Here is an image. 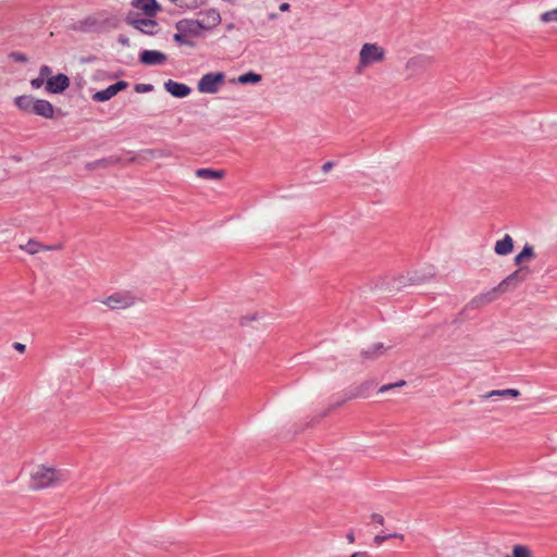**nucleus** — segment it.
<instances>
[{
    "label": "nucleus",
    "instance_id": "f257e3e1",
    "mask_svg": "<svg viewBox=\"0 0 557 557\" xmlns=\"http://www.w3.org/2000/svg\"><path fill=\"white\" fill-rule=\"evenodd\" d=\"M65 481V474L53 467L36 466L30 473V487L44 490Z\"/></svg>",
    "mask_w": 557,
    "mask_h": 557
},
{
    "label": "nucleus",
    "instance_id": "f03ea898",
    "mask_svg": "<svg viewBox=\"0 0 557 557\" xmlns=\"http://www.w3.org/2000/svg\"><path fill=\"white\" fill-rule=\"evenodd\" d=\"M385 58L386 51L382 46L371 42L362 45L359 51V62L356 66V73L362 74L366 69L383 62Z\"/></svg>",
    "mask_w": 557,
    "mask_h": 557
},
{
    "label": "nucleus",
    "instance_id": "7ed1b4c3",
    "mask_svg": "<svg viewBox=\"0 0 557 557\" xmlns=\"http://www.w3.org/2000/svg\"><path fill=\"white\" fill-rule=\"evenodd\" d=\"M176 33L173 36L175 42L181 46L194 47V38L201 35L202 30L196 20L184 18L175 24Z\"/></svg>",
    "mask_w": 557,
    "mask_h": 557
},
{
    "label": "nucleus",
    "instance_id": "20e7f679",
    "mask_svg": "<svg viewBox=\"0 0 557 557\" xmlns=\"http://www.w3.org/2000/svg\"><path fill=\"white\" fill-rule=\"evenodd\" d=\"M101 302L111 310H122L134 306L136 298L129 292H117L108 296Z\"/></svg>",
    "mask_w": 557,
    "mask_h": 557
},
{
    "label": "nucleus",
    "instance_id": "39448f33",
    "mask_svg": "<svg viewBox=\"0 0 557 557\" xmlns=\"http://www.w3.org/2000/svg\"><path fill=\"white\" fill-rule=\"evenodd\" d=\"M223 73H208L205 74L198 82V90L205 94H214L218 91L219 86L224 82Z\"/></svg>",
    "mask_w": 557,
    "mask_h": 557
},
{
    "label": "nucleus",
    "instance_id": "423d86ee",
    "mask_svg": "<svg viewBox=\"0 0 557 557\" xmlns=\"http://www.w3.org/2000/svg\"><path fill=\"white\" fill-rule=\"evenodd\" d=\"M196 22H198L199 27L201 30H211L214 27H216L221 23V16L218 10L215 9H208L200 11L197 14Z\"/></svg>",
    "mask_w": 557,
    "mask_h": 557
},
{
    "label": "nucleus",
    "instance_id": "0eeeda50",
    "mask_svg": "<svg viewBox=\"0 0 557 557\" xmlns=\"http://www.w3.org/2000/svg\"><path fill=\"white\" fill-rule=\"evenodd\" d=\"M128 24H131L137 30L146 35H156L159 32V25L154 20L151 18H132L127 17Z\"/></svg>",
    "mask_w": 557,
    "mask_h": 557
},
{
    "label": "nucleus",
    "instance_id": "6e6552de",
    "mask_svg": "<svg viewBox=\"0 0 557 557\" xmlns=\"http://www.w3.org/2000/svg\"><path fill=\"white\" fill-rule=\"evenodd\" d=\"M127 83L124 81H119L113 85H110L103 90H99L92 95V100L97 102H104L113 98L117 92L126 89Z\"/></svg>",
    "mask_w": 557,
    "mask_h": 557
},
{
    "label": "nucleus",
    "instance_id": "1a4fd4ad",
    "mask_svg": "<svg viewBox=\"0 0 557 557\" xmlns=\"http://www.w3.org/2000/svg\"><path fill=\"white\" fill-rule=\"evenodd\" d=\"M70 86V79L64 74L51 76L46 82V89L50 94H59L64 91Z\"/></svg>",
    "mask_w": 557,
    "mask_h": 557
},
{
    "label": "nucleus",
    "instance_id": "9d476101",
    "mask_svg": "<svg viewBox=\"0 0 557 557\" xmlns=\"http://www.w3.org/2000/svg\"><path fill=\"white\" fill-rule=\"evenodd\" d=\"M166 59V55L158 50H144L139 54V61L145 65L163 64Z\"/></svg>",
    "mask_w": 557,
    "mask_h": 557
},
{
    "label": "nucleus",
    "instance_id": "9b49d317",
    "mask_svg": "<svg viewBox=\"0 0 557 557\" xmlns=\"http://www.w3.org/2000/svg\"><path fill=\"white\" fill-rule=\"evenodd\" d=\"M21 250L26 251L28 255H36L41 251H51V250H58L61 249V245L57 246H49L44 245L42 243L36 240V239H29L25 245L18 246Z\"/></svg>",
    "mask_w": 557,
    "mask_h": 557
},
{
    "label": "nucleus",
    "instance_id": "f8f14e48",
    "mask_svg": "<svg viewBox=\"0 0 557 557\" xmlns=\"http://www.w3.org/2000/svg\"><path fill=\"white\" fill-rule=\"evenodd\" d=\"M528 273H529V270L527 268H520L519 270H517L513 273H511L510 275H508L505 280H503L497 285V288L502 289V292H505L508 286L517 285L518 283L524 281Z\"/></svg>",
    "mask_w": 557,
    "mask_h": 557
},
{
    "label": "nucleus",
    "instance_id": "ddd939ff",
    "mask_svg": "<svg viewBox=\"0 0 557 557\" xmlns=\"http://www.w3.org/2000/svg\"><path fill=\"white\" fill-rule=\"evenodd\" d=\"M132 5L143 11L147 16L152 17L160 10L156 0H133Z\"/></svg>",
    "mask_w": 557,
    "mask_h": 557
},
{
    "label": "nucleus",
    "instance_id": "4468645a",
    "mask_svg": "<svg viewBox=\"0 0 557 557\" xmlns=\"http://www.w3.org/2000/svg\"><path fill=\"white\" fill-rule=\"evenodd\" d=\"M164 88L168 92L177 98H184L191 91L187 85L174 82L172 79H169L164 83Z\"/></svg>",
    "mask_w": 557,
    "mask_h": 557
},
{
    "label": "nucleus",
    "instance_id": "2eb2a0df",
    "mask_svg": "<svg viewBox=\"0 0 557 557\" xmlns=\"http://www.w3.org/2000/svg\"><path fill=\"white\" fill-rule=\"evenodd\" d=\"M497 293H503V292H502V289H498L496 286L486 293L480 294L471 300V306L473 308L483 307V306L494 301L497 297Z\"/></svg>",
    "mask_w": 557,
    "mask_h": 557
},
{
    "label": "nucleus",
    "instance_id": "dca6fc26",
    "mask_svg": "<svg viewBox=\"0 0 557 557\" xmlns=\"http://www.w3.org/2000/svg\"><path fill=\"white\" fill-rule=\"evenodd\" d=\"M33 113L46 119H51L54 113V108L48 100L37 99L33 107Z\"/></svg>",
    "mask_w": 557,
    "mask_h": 557
},
{
    "label": "nucleus",
    "instance_id": "f3484780",
    "mask_svg": "<svg viewBox=\"0 0 557 557\" xmlns=\"http://www.w3.org/2000/svg\"><path fill=\"white\" fill-rule=\"evenodd\" d=\"M513 249V240L510 235L506 234L503 239L495 244V252L499 256L509 255Z\"/></svg>",
    "mask_w": 557,
    "mask_h": 557
},
{
    "label": "nucleus",
    "instance_id": "a211bd4d",
    "mask_svg": "<svg viewBox=\"0 0 557 557\" xmlns=\"http://www.w3.org/2000/svg\"><path fill=\"white\" fill-rule=\"evenodd\" d=\"M35 99L30 96H18L14 99L15 106L23 112L33 113V107L35 103Z\"/></svg>",
    "mask_w": 557,
    "mask_h": 557
},
{
    "label": "nucleus",
    "instance_id": "6ab92c4d",
    "mask_svg": "<svg viewBox=\"0 0 557 557\" xmlns=\"http://www.w3.org/2000/svg\"><path fill=\"white\" fill-rule=\"evenodd\" d=\"M495 396L517 398L520 396V392L516 388L494 389V391H491V392L482 395L481 397L484 399H487V398H492Z\"/></svg>",
    "mask_w": 557,
    "mask_h": 557
},
{
    "label": "nucleus",
    "instance_id": "aec40b11",
    "mask_svg": "<svg viewBox=\"0 0 557 557\" xmlns=\"http://www.w3.org/2000/svg\"><path fill=\"white\" fill-rule=\"evenodd\" d=\"M196 175L203 180H221L224 177V172L211 169H199L196 171Z\"/></svg>",
    "mask_w": 557,
    "mask_h": 557
},
{
    "label": "nucleus",
    "instance_id": "412c9836",
    "mask_svg": "<svg viewBox=\"0 0 557 557\" xmlns=\"http://www.w3.org/2000/svg\"><path fill=\"white\" fill-rule=\"evenodd\" d=\"M534 257L533 248L531 246L525 245L523 249L516 256L515 262L516 264H520L523 261L531 259Z\"/></svg>",
    "mask_w": 557,
    "mask_h": 557
},
{
    "label": "nucleus",
    "instance_id": "4be33fe9",
    "mask_svg": "<svg viewBox=\"0 0 557 557\" xmlns=\"http://www.w3.org/2000/svg\"><path fill=\"white\" fill-rule=\"evenodd\" d=\"M384 349L385 348H384L383 344L379 343V344L373 345L371 348L363 350L362 356L366 359L374 358V357L382 355Z\"/></svg>",
    "mask_w": 557,
    "mask_h": 557
},
{
    "label": "nucleus",
    "instance_id": "5701e85b",
    "mask_svg": "<svg viewBox=\"0 0 557 557\" xmlns=\"http://www.w3.org/2000/svg\"><path fill=\"white\" fill-rule=\"evenodd\" d=\"M506 557H532V552L525 545H515L512 547V555Z\"/></svg>",
    "mask_w": 557,
    "mask_h": 557
},
{
    "label": "nucleus",
    "instance_id": "b1692460",
    "mask_svg": "<svg viewBox=\"0 0 557 557\" xmlns=\"http://www.w3.org/2000/svg\"><path fill=\"white\" fill-rule=\"evenodd\" d=\"M540 20L545 24L557 23V8L542 13Z\"/></svg>",
    "mask_w": 557,
    "mask_h": 557
},
{
    "label": "nucleus",
    "instance_id": "393cba45",
    "mask_svg": "<svg viewBox=\"0 0 557 557\" xmlns=\"http://www.w3.org/2000/svg\"><path fill=\"white\" fill-rule=\"evenodd\" d=\"M260 81H261V76L259 74H256L252 72L243 74L238 77V82L240 84L258 83Z\"/></svg>",
    "mask_w": 557,
    "mask_h": 557
},
{
    "label": "nucleus",
    "instance_id": "a878e982",
    "mask_svg": "<svg viewBox=\"0 0 557 557\" xmlns=\"http://www.w3.org/2000/svg\"><path fill=\"white\" fill-rule=\"evenodd\" d=\"M405 384H406V382L403 380L397 383H394V384H386V385L381 386L379 392L384 393L391 388L404 386Z\"/></svg>",
    "mask_w": 557,
    "mask_h": 557
},
{
    "label": "nucleus",
    "instance_id": "bb28decb",
    "mask_svg": "<svg viewBox=\"0 0 557 557\" xmlns=\"http://www.w3.org/2000/svg\"><path fill=\"white\" fill-rule=\"evenodd\" d=\"M371 521H372V523H375V524H379V525H383L384 522H385V519L380 513H372L371 515Z\"/></svg>",
    "mask_w": 557,
    "mask_h": 557
},
{
    "label": "nucleus",
    "instance_id": "cd10ccee",
    "mask_svg": "<svg viewBox=\"0 0 557 557\" xmlns=\"http://www.w3.org/2000/svg\"><path fill=\"white\" fill-rule=\"evenodd\" d=\"M51 74V69L48 65H42L39 71V77H42L45 81Z\"/></svg>",
    "mask_w": 557,
    "mask_h": 557
},
{
    "label": "nucleus",
    "instance_id": "c85d7f7f",
    "mask_svg": "<svg viewBox=\"0 0 557 557\" xmlns=\"http://www.w3.org/2000/svg\"><path fill=\"white\" fill-rule=\"evenodd\" d=\"M11 58L16 61V62H26L27 61V58L25 54L21 53V52H13L11 54Z\"/></svg>",
    "mask_w": 557,
    "mask_h": 557
},
{
    "label": "nucleus",
    "instance_id": "c756f323",
    "mask_svg": "<svg viewBox=\"0 0 557 557\" xmlns=\"http://www.w3.org/2000/svg\"><path fill=\"white\" fill-rule=\"evenodd\" d=\"M45 81L42 79V77H37V78H34L30 81V85L33 88H40L42 85H44Z\"/></svg>",
    "mask_w": 557,
    "mask_h": 557
},
{
    "label": "nucleus",
    "instance_id": "7c9ffc66",
    "mask_svg": "<svg viewBox=\"0 0 557 557\" xmlns=\"http://www.w3.org/2000/svg\"><path fill=\"white\" fill-rule=\"evenodd\" d=\"M387 540H388V536H386V535H375L373 539V541L376 545H381Z\"/></svg>",
    "mask_w": 557,
    "mask_h": 557
},
{
    "label": "nucleus",
    "instance_id": "2f4dec72",
    "mask_svg": "<svg viewBox=\"0 0 557 557\" xmlns=\"http://www.w3.org/2000/svg\"><path fill=\"white\" fill-rule=\"evenodd\" d=\"M386 536H388V540L389 539H398L400 541H404V534L401 533H391V534H387Z\"/></svg>",
    "mask_w": 557,
    "mask_h": 557
},
{
    "label": "nucleus",
    "instance_id": "473e14b6",
    "mask_svg": "<svg viewBox=\"0 0 557 557\" xmlns=\"http://www.w3.org/2000/svg\"><path fill=\"white\" fill-rule=\"evenodd\" d=\"M14 348H15L18 352H22V354H23V352L25 351V349H26L25 345H24V344H21V343H15V344H14Z\"/></svg>",
    "mask_w": 557,
    "mask_h": 557
},
{
    "label": "nucleus",
    "instance_id": "72a5a7b5",
    "mask_svg": "<svg viewBox=\"0 0 557 557\" xmlns=\"http://www.w3.org/2000/svg\"><path fill=\"white\" fill-rule=\"evenodd\" d=\"M346 539H347L348 543L354 544L355 543V534H354V532L347 533Z\"/></svg>",
    "mask_w": 557,
    "mask_h": 557
},
{
    "label": "nucleus",
    "instance_id": "f704fd0d",
    "mask_svg": "<svg viewBox=\"0 0 557 557\" xmlns=\"http://www.w3.org/2000/svg\"><path fill=\"white\" fill-rule=\"evenodd\" d=\"M348 557H367V553L364 552H355Z\"/></svg>",
    "mask_w": 557,
    "mask_h": 557
},
{
    "label": "nucleus",
    "instance_id": "c9c22d12",
    "mask_svg": "<svg viewBox=\"0 0 557 557\" xmlns=\"http://www.w3.org/2000/svg\"><path fill=\"white\" fill-rule=\"evenodd\" d=\"M332 166H333L332 162H326L323 164L322 170H323V172H327L332 169Z\"/></svg>",
    "mask_w": 557,
    "mask_h": 557
},
{
    "label": "nucleus",
    "instance_id": "e433bc0d",
    "mask_svg": "<svg viewBox=\"0 0 557 557\" xmlns=\"http://www.w3.org/2000/svg\"><path fill=\"white\" fill-rule=\"evenodd\" d=\"M280 10H281V11H283V12H284V11H288V10H289V4H288V3H286V2L282 3V4L280 5Z\"/></svg>",
    "mask_w": 557,
    "mask_h": 557
}]
</instances>
